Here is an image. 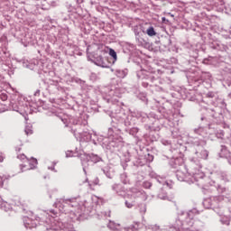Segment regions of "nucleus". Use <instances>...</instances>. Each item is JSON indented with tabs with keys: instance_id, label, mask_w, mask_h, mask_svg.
Instances as JSON below:
<instances>
[{
	"instance_id": "4",
	"label": "nucleus",
	"mask_w": 231,
	"mask_h": 231,
	"mask_svg": "<svg viewBox=\"0 0 231 231\" xmlns=\"http://www.w3.org/2000/svg\"><path fill=\"white\" fill-rule=\"evenodd\" d=\"M146 33H147V35H149V37H154V35H156V31H154V27L150 26L146 30Z\"/></svg>"
},
{
	"instance_id": "9",
	"label": "nucleus",
	"mask_w": 231,
	"mask_h": 231,
	"mask_svg": "<svg viewBox=\"0 0 231 231\" xmlns=\"http://www.w3.org/2000/svg\"><path fill=\"white\" fill-rule=\"evenodd\" d=\"M99 66H101V68H107V65H106V63L104 62H101Z\"/></svg>"
},
{
	"instance_id": "3",
	"label": "nucleus",
	"mask_w": 231,
	"mask_h": 231,
	"mask_svg": "<svg viewBox=\"0 0 231 231\" xmlns=\"http://www.w3.org/2000/svg\"><path fill=\"white\" fill-rule=\"evenodd\" d=\"M21 171L22 172H26V171H32V168H30V164L27 161L21 164Z\"/></svg>"
},
{
	"instance_id": "2",
	"label": "nucleus",
	"mask_w": 231,
	"mask_h": 231,
	"mask_svg": "<svg viewBox=\"0 0 231 231\" xmlns=\"http://www.w3.org/2000/svg\"><path fill=\"white\" fill-rule=\"evenodd\" d=\"M27 163L29 164L31 170L35 169L37 167V159L32 158V159H26Z\"/></svg>"
},
{
	"instance_id": "8",
	"label": "nucleus",
	"mask_w": 231,
	"mask_h": 231,
	"mask_svg": "<svg viewBox=\"0 0 231 231\" xmlns=\"http://www.w3.org/2000/svg\"><path fill=\"white\" fill-rule=\"evenodd\" d=\"M125 205H126L127 208H133V204L132 203H129L128 201H126Z\"/></svg>"
},
{
	"instance_id": "6",
	"label": "nucleus",
	"mask_w": 231,
	"mask_h": 231,
	"mask_svg": "<svg viewBox=\"0 0 231 231\" xmlns=\"http://www.w3.org/2000/svg\"><path fill=\"white\" fill-rule=\"evenodd\" d=\"M18 158H19L20 160H25V162H26V160H28V158H26V155H24V154H20V155H18Z\"/></svg>"
},
{
	"instance_id": "7",
	"label": "nucleus",
	"mask_w": 231,
	"mask_h": 231,
	"mask_svg": "<svg viewBox=\"0 0 231 231\" xmlns=\"http://www.w3.org/2000/svg\"><path fill=\"white\" fill-rule=\"evenodd\" d=\"M7 98H8V96H6V94H2V96H1V99L2 100H7Z\"/></svg>"
},
{
	"instance_id": "1",
	"label": "nucleus",
	"mask_w": 231,
	"mask_h": 231,
	"mask_svg": "<svg viewBox=\"0 0 231 231\" xmlns=\"http://www.w3.org/2000/svg\"><path fill=\"white\" fill-rule=\"evenodd\" d=\"M24 226H25V228H36L37 227V223L34 220H32L28 217H25Z\"/></svg>"
},
{
	"instance_id": "5",
	"label": "nucleus",
	"mask_w": 231,
	"mask_h": 231,
	"mask_svg": "<svg viewBox=\"0 0 231 231\" xmlns=\"http://www.w3.org/2000/svg\"><path fill=\"white\" fill-rule=\"evenodd\" d=\"M109 56H110V57H113V59H114L115 60H116V51H115V50H113V49H110V50H109Z\"/></svg>"
},
{
	"instance_id": "10",
	"label": "nucleus",
	"mask_w": 231,
	"mask_h": 231,
	"mask_svg": "<svg viewBox=\"0 0 231 231\" xmlns=\"http://www.w3.org/2000/svg\"><path fill=\"white\" fill-rule=\"evenodd\" d=\"M162 21H165V18H162Z\"/></svg>"
}]
</instances>
